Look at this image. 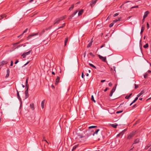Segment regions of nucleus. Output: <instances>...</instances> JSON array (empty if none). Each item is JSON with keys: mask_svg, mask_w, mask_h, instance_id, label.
Returning <instances> with one entry per match:
<instances>
[{"mask_svg": "<svg viewBox=\"0 0 151 151\" xmlns=\"http://www.w3.org/2000/svg\"><path fill=\"white\" fill-rule=\"evenodd\" d=\"M150 13V12L149 11H146L144 13V16H143V18H145L146 17L148 14Z\"/></svg>", "mask_w": 151, "mask_h": 151, "instance_id": "14", "label": "nucleus"}, {"mask_svg": "<svg viewBox=\"0 0 151 151\" xmlns=\"http://www.w3.org/2000/svg\"><path fill=\"white\" fill-rule=\"evenodd\" d=\"M118 21V20H117V19H116L115 20H114L113 22L114 23H116Z\"/></svg>", "mask_w": 151, "mask_h": 151, "instance_id": "51", "label": "nucleus"}, {"mask_svg": "<svg viewBox=\"0 0 151 151\" xmlns=\"http://www.w3.org/2000/svg\"><path fill=\"white\" fill-rule=\"evenodd\" d=\"M98 0H92L91 2L90 5L91 7L93 6Z\"/></svg>", "mask_w": 151, "mask_h": 151, "instance_id": "10", "label": "nucleus"}, {"mask_svg": "<svg viewBox=\"0 0 151 151\" xmlns=\"http://www.w3.org/2000/svg\"><path fill=\"white\" fill-rule=\"evenodd\" d=\"M86 51H85L84 52V54H83V56L85 58L86 56Z\"/></svg>", "mask_w": 151, "mask_h": 151, "instance_id": "54", "label": "nucleus"}, {"mask_svg": "<svg viewBox=\"0 0 151 151\" xmlns=\"http://www.w3.org/2000/svg\"><path fill=\"white\" fill-rule=\"evenodd\" d=\"M91 99L92 101H93L95 103L96 102V101L95 100L93 95H92Z\"/></svg>", "mask_w": 151, "mask_h": 151, "instance_id": "32", "label": "nucleus"}, {"mask_svg": "<svg viewBox=\"0 0 151 151\" xmlns=\"http://www.w3.org/2000/svg\"><path fill=\"white\" fill-rule=\"evenodd\" d=\"M109 88H106L104 90V91L106 92V91L108 89H109Z\"/></svg>", "mask_w": 151, "mask_h": 151, "instance_id": "55", "label": "nucleus"}, {"mask_svg": "<svg viewBox=\"0 0 151 151\" xmlns=\"http://www.w3.org/2000/svg\"><path fill=\"white\" fill-rule=\"evenodd\" d=\"M17 96L18 99L19 100V101L21 102H22V99H21L20 97V96L19 95V92L17 90Z\"/></svg>", "mask_w": 151, "mask_h": 151, "instance_id": "15", "label": "nucleus"}, {"mask_svg": "<svg viewBox=\"0 0 151 151\" xmlns=\"http://www.w3.org/2000/svg\"><path fill=\"white\" fill-rule=\"evenodd\" d=\"M138 8V6H133L131 8V9H133V8Z\"/></svg>", "mask_w": 151, "mask_h": 151, "instance_id": "41", "label": "nucleus"}, {"mask_svg": "<svg viewBox=\"0 0 151 151\" xmlns=\"http://www.w3.org/2000/svg\"><path fill=\"white\" fill-rule=\"evenodd\" d=\"M100 130V129H96L95 132H94L93 134V136H94L95 134H97L98 132Z\"/></svg>", "mask_w": 151, "mask_h": 151, "instance_id": "24", "label": "nucleus"}, {"mask_svg": "<svg viewBox=\"0 0 151 151\" xmlns=\"http://www.w3.org/2000/svg\"><path fill=\"white\" fill-rule=\"evenodd\" d=\"M6 16H7L5 14L1 15V18L0 19V20L1 19H2L4 18V17H6Z\"/></svg>", "mask_w": 151, "mask_h": 151, "instance_id": "28", "label": "nucleus"}, {"mask_svg": "<svg viewBox=\"0 0 151 151\" xmlns=\"http://www.w3.org/2000/svg\"><path fill=\"white\" fill-rule=\"evenodd\" d=\"M83 9L81 10L78 13V16H80L81 15H82V13H83Z\"/></svg>", "mask_w": 151, "mask_h": 151, "instance_id": "20", "label": "nucleus"}, {"mask_svg": "<svg viewBox=\"0 0 151 151\" xmlns=\"http://www.w3.org/2000/svg\"><path fill=\"white\" fill-rule=\"evenodd\" d=\"M147 29H148L150 27V25L148 23H147Z\"/></svg>", "mask_w": 151, "mask_h": 151, "instance_id": "44", "label": "nucleus"}, {"mask_svg": "<svg viewBox=\"0 0 151 151\" xmlns=\"http://www.w3.org/2000/svg\"><path fill=\"white\" fill-rule=\"evenodd\" d=\"M25 99H27L28 98L29 96L28 92V90H27V89H26V90L25 91Z\"/></svg>", "mask_w": 151, "mask_h": 151, "instance_id": "11", "label": "nucleus"}, {"mask_svg": "<svg viewBox=\"0 0 151 151\" xmlns=\"http://www.w3.org/2000/svg\"><path fill=\"white\" fill-rule=\"evenodd\" d=\"M29 63V62H27L26 64H25L24 65V66H25L26 65H27V64H28V63Z\"/></svg>", "mask_w": 151, "mask_h": 151, "instance_id": "60", "label": "nucleus"}, {"mask_svg": "<svg viewBox=\"0 0 151 151\" xmlns=\"http://www.w3.org/2000/svg\"><path fill=\"white\" fill-rule=\"evenodd\" d=\"M78 12V10H76L75 12H74L73 13V14H71L69 17L68 19H71L72 17H73L75 14H76L77 12Z\"/></svg>", "mask_w": 151, "mask_h": 151, "instance_id": "12", "label": "nucleus"}, {"mask_svg": "<svg viewBox=\"0 0 151 151\" xmlns=\"http://www.w3.org/2000/svg\"><path fill=\"white\" fill-rule=\"evenodd\" d=\"M137 133V131L135 130L133 131L132 132H131L130 134L128 135L127 137V139H131V138H133V137Z\"/></svg>", "mask_w": 151, "mask_h": 151, "instance_id": "4", "label": "nucleus"}, {"mask_svg": "<svg viewBox=\"0 0 151 151\" xmlns=\"http://www.w3.org/2000/svg\"><path fill=\"white\" fill-rule=\"evenodd\" d=\"M144 93V90H142V91L140 93H139V94H138L137 95L138 97H139L140 96L142 95Z\"/></svg>", "mask_w": 151, "mask_h": 151, "instance_id": "21", "label": "nucleus"}, {"mask_svg": "<svg viewBox=\"0 0 151 151\" xmlns=\"http://www.w3.org/2000/svg\"><path fill=\"white\" fill-rule=\"evenodd\" d=\"M139 139L138 138L135 139L134 141V143L135 144L138 143L139 142Z\"/></svg>", "mask_w": 151, "mask_h": 151, "instance_id": "22", "label": "nucleus"}, {"mask_svg": "<svg viewBox=\"0 0 151 151\" xmlns=\"http://www.w3.org/2000/svg\"><path fill=\"white\" fill-rule=\"evenodd\" d=\"M7 74L6 76V78H8L9 75L10 70L9 69H8L6 70Z\"/></svg>", "mask_w": 151, "mask_h": 151, "instance_id": "16", "label": "nucleus"}, {"mask_svg": "<svg viewBox=\"0 0 151 151\" xmlns=\"http://www.w3.org/2000/svg\"><path fill=\"white\" fill-rule=\"evenodd\" d=\"M52 26H51L50 27H49L48 28H46L45 29L46 30H49V29H50L51 28H52Z\"/></svg>", "mask_w": 151, "mask_h": 151, "instance_id": "40", "label": "nucleus"}, {"mask_svg": "<svg viewBox=\"0 0 151 151\" xmlns=\"http://www.w3.org/2000/svg\"><path fill=\"white\" fill-rule=\"evenodd\" d=\"M25 86H26V87L27 88V90H28L29 85L28 84H26Z\"/></svg>", "mask_w": 151, "mask_h": 151, "instance_id": "46", "label": "nucleus"}, {"mask_svg": "<svg viewBox=\"0 0 151 151\" xmlns=\"http://www.w3.org/2000/svg\"><path fill=\"white\" fill-rule=\"evenodd\" d=\"M139 97H138V95H137V97L134 100L136 101L138 99V98Z\"/></svg>", "mask_w": 151, "mask_h": 151, "instance_id": "53", "label": "nucleus"}, {"mask_svg": "<svg viewBox=\"0 0 151 151\" xmlns=\"http://www.w3.org/2000/svg\"><path fill=\"white\" fill-rule=\"evenodd\" d=\"M75 136L76 141L78 142H84L86 140V138H85V136L83 135L78 131L76 132Z\"/></svg>", "mask_w": 151, "mask_h": 151, "instance_id": "1", "label": "nucleus"}, {"mask_svg": "<svg viewBox=\"0 0 151 151\" xmlns=\"http://www.w3.org/2000/svg\"><path fill=\"white\" fill-rule=\"evenodd\" d=\"M124 134V132H120L119 134V135H123Z\"/></svg>", "mask_w": 151, "mask_h": 151, "instance_id": "50", "label": "nucleus"}, {"mask_svg": "<svg viewBox=\"0 0 151 151\" xmlns=\"http://www.w3.org/2000/svg\"><path fill=\"white\" fill-rule=\"evenodd\" d=\"M28 78H27L26 80V82H25L26 84H28Z\"/></svg>", "mask_w": 151, "mask_h": 151, "instance_id": "48", "label": "nucleus"}, {"mask_svg": "<svg viewBox=\"0 0 151 151\" xmlns=\"http://www.w3.org/2000/svg\"><path fill=\"white\" fill-rule=\"evenodd\" d=\"M74 5L73 4H72L71 7L69 8V10H72L73 8H74Z\"/></svg>", "mask_w": 151, "mask_h": 151, "instance_id": "31", "label": "nucleus"}, {"mask_svg": "<svg viewBox=\"0 0 151 151\" xmlns=\"http://www.w3.org/2000/svg\"><path fill=\"white\" fill-rule=\"evenodd\" d=\"M45 103V100H43L42 102L41 105V107L42 109H43L44 108Z\"/></svg>", "mask_w": 151, "mask_h": 151, "instance_id": "19", "label": "nucleus"}, {"mask_svg": "<svg viewBox=\"0 0 151 151\" xmlns=\"http://www.w3.org/2000/svg\"><path fill=\"white\" fill-rule=\"evenodd\" d=\"M8 62L6 61L3 60L0 62V70L1 69L2 66L8 63Z\"/></svg>", "mask_w": 151, "mask_h": 151, "instance_id": "5", "label": "nucleus"}, {"mask_svg": "<svg viewBox=\"0 0 151 151\" xmlns=\"http://www.w3.org/2000/svg\"><path fill=\"white\" fill-rule=\"evenodd\" d=\"M38 33H33L32 34L29 35L27 37V40H29V39H30L32 37L34 36H35L37 35H38Z\"/></svg>", "mask_w": 151, "mask_h": 151, "instance_id": "7", "label": "nucleus"}, {"mask_svg": "<svg viewBox=\"0 0 151 151\" xmlns=\"http://www.w3.org/2000/svg\"><path fill=\"white\" fill-rule=\"evenodd\" d=\"M123 112V110H121V111H117L116 112V114H119V113H121L122 112Z\"/></svg>", "mask_w": 151, "mask_h": 151, "instance_id": "39", "label": "nucleus"}, {"mask_svg": "<svg viewBox=\"0 0 151 151\" xmlns=\"http://www.w3.org/2000/svg\"><path fill=\"white\" fill-rule=\"evenodd\" d=\"M109 86L110 87L112 86V83L111 82L109 83Z\"/></svg>", "mask_w": 151, "mask_h": 151, "instance_id": "45", "label": "nucleus"}, {"mask_svg": "<svg viewBox=\"0 0 151 151\" xmlns=\"http://www.w3.org/2000/svg\"><path fill=\"white\" fill-rule=\"evenodd\" d=\"M143 47L144 48H147L148 47V45L147 43L145 45H144Z\"/></svg>", "mask_w": 151, "mask_h": 151, "instance_id": "34", "label": "nucleus"}, {"mask_svg": "<svg viewBox=\"0 0 151 151\" xmlns=\"http://www.w3.org/2000/svg\"><path fill=\"white\" fill-rule=\"evenodd\" d=\"M68 37H67L65 38L64 42V46H65L66 45V43L68 41Z\"/></svg>", "mask_w": 151, "mask_h": 151, "instance_id": "23", "label": "nucleus"}, {"mask_svg": "<svg viewBox=\"0 0 151 151\" xmlns=\"http://www.w3.org/2000/svg\"><path fill=\"white\" fill-rule=\"evenodd\" d=\"M84 73L83 72L82 73V75H81V77L82 78H84Z\"/></svg>", "mask_w": 151, "mask_h": 151, "instance_id": "52", "label": "nucleus"}, {"mask_svg": "<svg viewBox=\"0 0 151 151\" xmlns=\"http://www.w3.org/2000/svg\"><path fill=\"white\" fill-rule=\"evenodd\" d=\"M147 151H151V147L150 148L149 150Z\"/></svg>", "mask_w": 151, "mask_h": 151, "instance_id": "64", "label": "nucleus"}, {"mask_svg": "<svg viewBox=\"0 0 151 151\" xmlns=\"http://www.w3.org/2000/svg\"><path fill=\"white\" fill-rule=\"evenodd\" d=\"M105 80H102L101 81V82L103 83L104 82H105Z\"/></svg>", "mask_w": 151, "mask_h": 151, "instance_id": "58", "label": "nucleus"}, {"mask_svg": "<svg viewBox=\"0 0 151 151\" xmlns=\"http://www.w3.org/2000/svg\"><path fill=\"white\" fill-rule=\"evenodd\" d=\"M145 29V27L143 26H142L141 28V30L140 32V34H142V33Z\"/></svg>", "mask_w": 151, "mask_h": 151, "instance_id": "25", "label": "nucleus"}, {"mask_svg": "<svg viewBox=\"0 0 151 151\" xmlns=\"http://www.w3.org/2000/svg\"><path fill=\"white\" fill-rule=\"evenodd\" d=\"M65 23L63 24L62 26L59 27L58 28V29H60V28H63L65 26Z\"/></svg>", "mask_w": 151, "mask_h": 151, "instance_id": "36", "label": "nucleus"}, {"mask_svg": "<svg viewBox=\"0 0 151 151\" xmlns=\"http://www.w3.org/2000/svg\"><path fill=\"white\" fill-rule=\"evenodd\" d=\"M97 127V126H91L89 127L88 128H89V129H90L91 128H94Z\"/></svg>", "mask_w": 151, "mask_h": 151, "instance_id": "33", "label": "nucleus"}, {"mask_svg": "<svg viewBox=\"0 0 151 151\" xmlns=\"http://www.w3.org/2000/svg\"><path fill=\"white\" fill-rule=\"evenodd\" d=\"M25 44L26 43L24 44H21V45L23 46V47H24L26 45Z\"/></svg>", "mask_w": 151, "mask_h": 151, "instance_id": "59", "label": "nucleus"}, {"mask_svg": "<svg viewBox=\"0 0 151 151\" xmlns=\"http://www.w3.org/2000/svg\"><path fill=\"white\" fill-rule=\"evenodd\" d=\"M31 51L32 50H30L27 52L24 53L22 55V56L23 58H25L27 55H29Z\"/></svg>", "mask_w": 151, "mask_h": 151, "instance_id": "6", "label": "nucleus"}, {"mask_svg": "<svg viewBox=\"0 0 151 151\" xmlns=\"http://www.w3.org/2000/svg\"><path fill=\"white\" fill-rule=\"evenodd\" d=\"M92 42H93V41H92L91 42H90L88 44V45L87 46V47H89L91 46Z\"/></svg>", "mask_w": 151, "mask_h": 151, "instance_id": "26", "label": "nucleus"}, {"mask_svg": "<svg viewBox=\"0 0 151 151\" xmlns=\"http://www.w3.org/2000/svg\"><path fill=\"white\" fill-rule=\"evenodd\" d=\"M116 85L115 86H114L113 88H112V90H111L110 93L109 94V96L111 97L112 96L113 94V93L115 91L116 88Z\"/></svg>", "mask_w": 151, "mask_h": 151, "instance_id": "8", "label": "nucleus"}, {"mask_svg": "<svg viewBox=\"0 0 151 151\" xmlns=\"http://www.w3.org/2000/svg\"><path fill=\"white\" fill-rule=\"evenodd\" d=\"M30 108L32 110H33L35 109L34 104H33V103L31 104H30Z\"/></svg>", "mask_w": 151, "mask_h": 151, "instance_id": "18", "label": "nucleus"}, {"mask_svg": "<svg viewBox=\"0 0 151 151\" xmlns=\"http://www.w3.org/2000/svg\"><path fill=\"white\" fill-rule=\"evenodd\" d=\"M13 61H11V64L10 65L11 66H13Z\"/></svg>", "mask_w": 151, "mask_h": 151, "instance_id": "47", "label": "nucleus"}, {"mask_svg": "<svg viewBox=\"0 0 151 151\" xmlns=\"http://www.w3.org/2000/svg\"><path fill=\"white\" fill-rule=\"evenodd\" d=\"M114 24L113 23H111L109 25V27H112L114 25Z\"/></svg>", "mask_w": 151, "mask_h": 151, "instance_id": "37", "label": "nucleus"}, {"mask_svg": "<svg viewBox=\"0 0 151 151\" xmlns=\"http://www.w3.org/2000/svg\"><path fill=\"white\" fill-rule=\"evenodd\" d=\"M89 54L90 55H91V56H93V57H94V55H93V53H92V52H90V53H89Z\"/></svg>", "mask_w": 151, "mask_h": 151, "instance_id": "49", "label": "nucleus"}, {"mask_svg": "<svg viewBox=\"0 0 151 151\" xmlns=\"http://www.w3.org/2000/svg\"><path fill=\"white\" fill-rule=\"evenodd\" d=\"M119 13H116L114 14V17H115L117 16H118L119 15Z\"/></svg>", "mask_w": 151, "mask_h": 151, "instance_id": "43", "label": "nucleus"}, {"mask_svg": "<svg viewBox=\"0 0 151 151\" xmlns=\"http://www.w3.org/2000/svg\"><path fill=\"white\" fill-rule=\"evenodd\" d=\"M93 132V131L90 130L89 129L86 130L85 131H84L83 132L85 135H84L85 136V138H86V139L87 138L91 135L92 134V132Z\"/></svg>", "mask_w": 151, "mask_h": 151, "instance_id": "2", "label": "nucleus"}, {"mask_svg": "<svg viewBox=\"0 0 151 151\" xmlns=\"http://www.w3.org/2000/svg\"><path fill=\"white\" fill-rule=\"evenodd\" d=\"M99 58L101 60L103 61L104 62H106V57H103L100 55H99Z\"/></svg>", "mask_w": 151, "mask_h": 151, "instance_id": "9", "label": "nucleus"}, {"mask_svg": "<svg viewBox=\"0 0 151 151\" xmlns=\"http://www.w3.org/2000/svg\"><path fill=\"white\" fill-rule=\"evenodd\" d=\"M20 41L17 42L15 43L14 44H19V43H20Z\"/></svg>", "mask_w": 151, "mask_h": 151, "instance_id": "61", "label": "nucleus"}, {"mask_svg": "<svg viewBox=\"0 0 151 151\" xmlns=\"http://www.w3.org/2000/svg\"><path fill=\"white\" fill-rule=\"evenodd\" d=\"M110 125L112 127L115 128H116V127L117 126V124H111Z\"/></svg>", "mask_w": 151, "mask_h": 151, "instance_id": "17", "label": "nucleus"}, {"mask_svg": "<svg viewBox=\"0 0 151 151\" xmlns=\"http://www.w3.org/2000/svg\"><path fill=\"white\" fill-rule=\"evenodd\" d=\"M66 17V16H63L62 17H61L59 18L56 19L54 21V25H55L56 24H58L60 21H62L65 19Z\"/></svg>", "mask_w": 151, "mask_h": 151, "instance_id": "3", "label": "nucleus"}, {"mask_svg": "<svg viewBox=\"0 0 151 151\" xmlns=\"http://www.w3.org/2000/svg\"><path fill=\"white\" fill-rule=\"evenodd\" d=\"M148 76V74L147 73H145V74L144 75V77L145 78H146L147 76Z\"/></svg>", "mask_w": 151, "mask_h": 151, "instance_id": "38", "label": "nucleus"}, {"mask_svg": "<svg viewBox=\"0 0 151 151\" xmlns=\"http://www.w3.org/2000/svg\"><path fill=\"white\" fill-rule=\"evenodd\" d=\"M134 86H135V89H137L139 87L138 85H137L136 84H134Z\"/></svg>", "mask_w": 151, "mask_h": 151, "instance_id": "42", "label": "nucleus"}, {"mask_svg": "<svg viewBox=\"0 0 151 151\" xmlns=\"http://www.w3.org/2000/svg\"><path fill=\"white\" fill-rule=\"evenodd\" d=\"M19 62V61L18 60H17L16 62H15V64H17Z\"/></svg>", "mask_w": 151, "mask_h": 151, "instance_id": "57", "label": "nucleus"}, {"mask_svg": "<svg viewBox=\"0 0 151 151\" xmlns=\"http://www.w3.org/2000/svg\"><path fill=\"white\" fill-rule=\"evenodd\" d=\"M22 46L21 45H19L17 47V48H19L21 46Z\"/></svg>", "mask_w": 151, "mask_h": 151, "instance_id": "63", "label": "nucleus"}, {"mask_svg": "<svg viewBox=\"0 0 151 151\" xmlns=\"http://www.w3.org/2000/svg\"><path fill=\"white\" fill-rule=\"evenodd\" d=\"M105 46V45L104 44L102 45L101 47H100V48H102V47H104V46Z\"/></svg>", "mask_w": 151, "mask_h": 151, "instance_id": "56", "label": "nucleus"}, {"mask_svg": "<svg viewBox=\"0 0 151 151\" xmlns=\"http://www.w3.org/2000/svg\"><path fill=\"white\" fill-rule=\"evenodd\" d=\"M78 145H76L74 146L73 147V149H72V151H73V150H75L76 148L78 147Z\"/></svg>", "mask_w": 151, "mask_h": 151, "instance_id": "30", "label": "nucleus"}, {"mask_svg": "<svg viewBox=\"0 0 151 151\" xmlns=\"http://www.w3.org/2000/svg\"><path fill=\"white\" fill-rule=\"evenodd\" d=\"M132 93H131L129 95L126 96L125 97V98L127 99H129L130 97L132 95Z\"/></svg>", "mask_w": 151, "mask_h": 151, "instance_id": "27", "label": "nucleus"}, {"mask_svg": "<svg viewBox=\"0 0 151 151\" xmlns=\"http://www.w3.org/2000/svg\"><path fill=\"white\" fill-rule=\"evenodd\" d=\"M28 30L27 28L23 32V33L21 34V35H22L24 33L26 32Z\"/></svg>", "mask_w": 151, "mask_h": 151, "instance_id": "35", "label": "nucleus"}, {"mask_svg": "<svg viewBox=\"0 0 151 151\" xmlns=\"http://www.w3.org/2000/svg\"><path fill=\"white\" fill-rule=\"evenodd\" d=\"M60 77L59 76H57L55 80V84L57 85L60 81Z\"/></svg>", "mask_w": 151, "mask_h": 151, "instance_id": "13", "label": "nucleus"}, {"mask_svg": "<svg viewBox=\"0 0 151 151\" xmlns=\"http://www.w3.org/2000/svg\"><path fill=\"white\" fill-rule=\"evenodd\" d=\"M89 64L93 68L95 69H96V67L93 65L92 64L89 63Z\"/></svg>", "mask_w": 151, "mask_h": 151, "instance_id": "29", "label": "nucleus"}, {"mask_svg": "<svg viewBox=\"0 0 151 151\" xmlns=\"http://www.w3.org/2000/svg\"><path fill=\"white\" fill-rule=\"evenodd\" d=\"M121 18L120 17L118 18V19H117V20H118V21H120L121 20Z\"/></svg>", "mask_w": 151, "mask_h": 151, "instance_id": "62", "label": "nucleus"}]
</instances>
